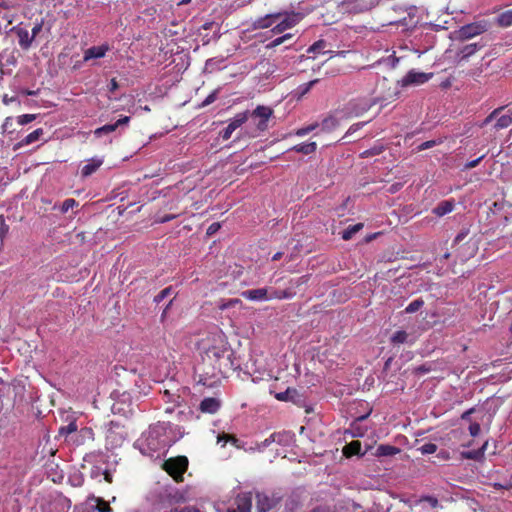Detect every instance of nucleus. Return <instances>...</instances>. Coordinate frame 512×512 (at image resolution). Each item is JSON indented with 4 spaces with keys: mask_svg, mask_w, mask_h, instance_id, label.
<instances>
[{
    "mask_svg": "<svg viewBox=\"0 0 512 512\" xmlns=\"http://www.w3.org/2000/svg\"><path fill=\"white\" fill-rule=\"evenodd\" d=\"M201 348L203 373L200 375L199 383L204 386L213 387L238 367L234 361V352L222 331L216 330L209 333L202 339Z\"/></svg>",
    "mask_w": 512,
    "mask_h": 512,
    "instance_id": "obj_1",
    "label": "nucleus"
},
{
    "mask_svg": "<svg viewBox=\"0 0 512 512\" xmlns=\"http://www.w3.org/2000/svg\"><path fill=\"white\" fill-rule=\"evenodd\" d=\"M493 123L492 128L495 131L508 128L512 124V109L507 106H501L494 109L480 124L484 128Z\"/></svg>",
    "mask_w": 512,
    "mask_h": 512,
    "instance_id": "obj_2",
    "label": "nucleus"
},
{
    "mask_svg": "<svg viewBox=\"0 0 512 512\" xmlns=\"http://www.w3.org/2000/svg\"><path fill=\"white\" fill-rule=\"evenodd\" d=\"M189 461L186 456H176L166 459L161 468L177 483L184 481V474L188 469Z\"/></svg>",
    "mask_w": 512,
    "mask_h": 512,
    "instance_id": "obj_3",
    "label": "nucleus"
},
{
    "mask_svg": "<svg viewBox=\"0 0 512 512\" xmlns=\"http://www.w3.org/2000/svg\"><path fill=\"white\" fill-rule=\"evenodd\" d=\"M491 28V23L486 19L477 20L475 22L461 26L456 31L457 39L461 41L469 40L473 37L481 35Z\"/></svg>",
    "mask_w": 512,
    "mask_h": 512,
    "instance_id": "obj_4",
    "label": "nucleus"
},
{
    "mask_svg": "<svg viewBox=\"0 0 512 512\" xmlns=\"http://www.w3.org/2000/svg\"><path fill=\"white\" fill-rule=\"evenodd\" d=\"M431 73L417 72L414 70L409 71L400 81L397 82L396 91L394 92L392 97H397L399 95L398 85L400 84L402 87L410 86V85H421L426 83L430 78Z\"/></svg>",
    "mask_w": 512,
    "mask_h": 512,
    "instance_id": "obj_5",
    "label": "nucleus"
},
{
    "mask_svg": "<svg viewBox=\"0 0 512 512\" xmlns=\"http://www.w3.org/2000/svg\"><path fill=\"white\" fill-rule=\"evenodd\" d=\"M155 500L161 505H171L181 500L182 496L176 488L164 486L155 491Z\"/></svg>",
    "mask_w": 512,
    "mask_h": 512,
    "instance_id": "obj_6",
    "label": "nucleus"
},
{
    "mask_svg": "<svg viewBox=\"0 0 512 512\" xmlns=\"http://www.w3.org/2000/svg\"><path fill=\"white\" fill-rule=\"evenodd\" d=\"M337 7L342 13L357 14L369 10L371 3L368 0H343Z\"/></svg>",
    "mask_w": 512,
    "mask_h": 512,
    "instance_id": "obj_7",
    "label": "nucleus"
},
{
    "mask_svg": "<svg viewBox=\"0 0 512 512\" xmlns=\"http://www.w3.org/2000/svg\"><path fill=\"white\" fill-rule=\"evenodd\" d=\"M249 115H250L249 111H244V112L236 114L234 116V118L231 119V121L229 122L227 127L221 132L222 139L223 140L230 139L232 136V133L248 120Z\"/></svg>",
    "mask_w": 512,
    "mask_h": 512,
    "instance_id": "obj_8",
    "label": "nucleus"
},
{
    "mask_svg": "<svg viewBox=\"0 0 512 512\" xmlns=\"http://www.w3.org/2000/svg\"><path fill=\"white\" fill-rule=\"evenodd\" d=\"M272 114L273 110L270 107L259 105L253 110L251 116L260 119V121L257 124V128L260 131H264L268 128L267 122L269 118L272 116Z\"/></svg>",
    "mask_w": 512,
    "mask_h": 512,
    "instance_id": "obj_9",
    "label": "nucleus"
},
{
    "mask_svg": "<svg viewBox=\"0 0 512 512\" xmlns=\"http://www.w3.org/2000/svg\"><path fill=\"white\" fill-rule=\"evenodd\" d=\"M300 19L301 16L299 13L289 14L273 27L272 32L277 34L282 33L285 30L294 27L299 22Z\"/></svg>",
    "mask_w": 512,
    "mask_h": 512,
    "instance_id": "obj_10",
    "label": "nucleus"
},
{
    "mask_svg": "<svg viewBox=\"0 0 512 512\" xmlns=\"http://www.w3.org/2000/svg\"><path fill=\"white\" fill-rule=\"evenodd\" d=\"M11 31H13L17 35L18 43L21 49L28 50L31 47L34 38L33 36H31L27 29L16 26L13 27Z\"/></svg>",
    "mask_w": 512,
    "mask_h": 512,
    "instance_id": "obj_11",
    "label": "nucleus"
},
{
    "mask_svg": "<svg viewBox=\"0 0 512 512\" xmlns=\"http://www.w3.org/2000/svg\"><path fill=\"white\" fill-rule=\"evenodd\" d=\"M283 16V13H272L267 14L263 17L257 18L253 23L254 29H266L271 27L274 23H276L281 17Z\"/></svg>",
    "mask_w": 512,
    "mask_h": 512,
    "instance_id": "obj_12",
    "label": "nucleus"
},
{
    "mask_svg": "<svg viewBox=\"0 0 512 512\" xmlns=\"http://www.w3.org/2000/svg\"><path fill=\"white\" fill-rule=\"evenodd\" d=\"M276 504L277 501L274 498L269 497L265 493L256 494V509L258 512H268Z\"/></svg>",
    "mask_w": 512,
    "mask_h": 512,
    "instance_id": "obj_13",
    "label": "nucleus"
},
{
    "mask_svg": "<svg viewBox=\"0 0 512 512\" xmlns=\"http://www.w3.org/2000/svg\"><path fill=\"white\" fill-rule=\"evenodd\" d=\"M221 407V401L215 397L204 398L199 405L202 413L215 414Z\"/></svg>",
    "mask_w": 512,
    "mask_h": 512,
    "instance_id": "obj_14",
    "label": "nucleus"
},
{
    "mask_svg": "<svg viewBox=\"0 0 512 512\" xmlns=\"http://www.w3.org/2000/svg\"><path fill=\"white\" fill-rule=\"evenodd\" d=\"M110 47L108 44H103L100 46H92L85 50L83 60L85 62L91 60V59H98L102 58L106 55V53L109 51Z\"/></svg>",
    "mask_w": 512,
    "mask_h": 512,
    "instance_id": "obj_15",
    "label": "nucleus"
},
{
    "mask_svg": "<svg viewBox=\"0 0 512 512\" xmlns=\"http://www.w3.org/2000/svg\"><path fill=\"white\" fill-rule=\"evenodd\" d=\"M236 508H231L228 512H250L252 507V498L249 494L239 495L235 500Z\"/></svg>",
    "mask_w": 512,
    "mask_h": 512,
    "instance_id": "obj_16",
    "label": "nucleus"
},
{
    "mask_svg": "<svg viewBox=\"0 0 512 512\" xmlns=\"http://www.w3.org/2000/svg\"><path fill=\"white\" fill-rule=\"evenodd\" d=\"M242 297L251 301L269 300V290L267 288L246 290L242 292Z\"/></svg>",
    "mask_w": 512,
    "mask_h": 512,
    "instance_id": "obj_17",
    "label": "nucleus"
},
{
    "mask_svg": "<svg viewBox=\"0 0 512 512\" xmlns=\"http://www.w3.org/2000/svg\"><path fill=\"white\" fill-rule=\"evenodd\" d=\"M87 501L95 502V505H92L89 509H86L90 512H113V509L110 507V504L105 501L101 497H96L91 495L88 497Z\"/></svg>",
    "mask_w": 512,
    "mask_h": 512,
    "instance_id": "obj_18",
    "label": "nucleus"
},
{
    "mask_svg": "<svg viewBox=\"0 0 512 512\" xmlns=\"http://www.w3.org/2000/svg\"><path fill=\"white\" fill-rule=\"evenodd\" d=\"M455 207L454 200H444L441 201L434 209L433 213L438 216L442 217L450 212L453 211Z\"/></svg>",
    "mask_w": 512,
    "mask_h": 512,
    "instance_id": "obj_19",
    "label": "nucleus"
},
{
    "mask_svg": "<svg viewBox=\"0 0 512 512\" xmlns=\"http://www.w3.org/2000/svg\"><path fill=\"white\" fill-rule=\"evenodd\" d=\"M102 164H103L102 159H96V158L90 159L89 162L82 167L81 175L83 177H88V176L92 175L99 169V167Z\"/></svg>",
    "mask_w": 512,
    "mask_h": 512,
    "instance_id": "obj_20",
    "label": "nucleus"
},
{
    "mask_svg": "<svg viewBox=\"0 0 512 512\" xmlns=\"http://www.w3.org/2000/svg\"><path fill=\"white\" fill-rule=\"evenodd\" d=\"M44 131L42 128H37L31 133H29L27 136H25L19 143L16 144L15 149L30 145L40 139V137L43 135Z\"/></svg>",
    "mask_w": 512,
    "mask_h": 512,
    "instance_id": "obj_21",
    "label": "nucleus"
},
{
    "mask_svg": "<svg viewBox=\"0 0 512 512\" xmlns=\"http://www.w3.org/2000/svg\"><path fill=\"white\" fill-rule=\"evenodd\" d=\"M343 455L347 458H350L355 455H362L361 454V442L358 440H353L350 443L346 444L343 447Z\"/></svg>",
    "mask_w": 512,
    "mask_h": 512,
    "instance_id": "obj_22",
    "label": "nucleus"
},
{
    "mask_svg": "<svg viewBox=\"0 0 512 512\" xmlns=\"http://www.w3.org/2000/svg\"><path fill=\"white\" fill-rule=\"evenodd\" d=\"M483 46L478 43H472L464 46L458 53L460 61L467 60L470 56L475 54V52L481 49Z\"/></svg>",
    "mask_w": 512,
    "mask_h": 512,
    "instance_id": "obj_23",
    "label": "nucleus"
},
{
    "mask_svg": "<svg viewBox=\"0 0 512 512\" xmlns=\"http://www.w3.org/2000/svg\"><path fill=\"white\" fill-rule=\"evenodd\" d=\"M317 149L316 142L300 143L291 148L292 151L302 153L304 155L312 154Z\"/></svg>",
    "mask_w": 512,
    "mask_h": 512,
    "instance_id": "obj_24",
    "label": "nucleus"
},
{
    "mask_svg": "<svg viewBox=\"0 0 512 512\" xmlns=\"http://www.w3.org/2000/svg\"><path fill=\"white\" fill-rule=\"evenodd\" d=\"M296 295V292L291 289H285V290H276L273 289L269 293V300L272 299H292Z\"/></svg>",
    "mask_w": 512,
    "mask_h": 512,
    "instance_id": "obj_25",
    "label": "nucleus"
},
{
    "mask_svg": "<svg viewBox=\"0 0 512 512\" xmlns=\"http://www.w3.org/2000/svg\"><path fill=\"white\" fill-rule=\"evenodd\" d=\"M400 452L398 447L392 445H379L376 450L377 456H394Z\"/></svg>",
    "mask_w": 512,
    "mask_h": 512,
    "instance_id": "obj_26",
    "label": "nucleus"
},
{
    "mask_svg": "<svg viewBox=\"0 0 512 512\" xmlns=\"http://www.w3.org/2000/svg\"><path fill=\"white\" fill-rule=\"evenodd\" d=\"M496 22L500 27H510L512 25V10H506L500 13L497 16Z\"/></svg>",
    "mask_w": 512,
    "mask_h": 512,
    "instance_id": "obj_27",
    "label": "nucleus"
},
{
    "mask_svg": "<svg viewBox=\"0 0 512 512\" xmlns=\"http://www.w3.org/2000/svg\"><path fill=\"white\" fill-rule=\"evenodd\" d=\"M486 447H487V442H485L481 448H479L477 450H473V451L462 452L461 455L465 459L479 460L483 457Z\"/></svg>",
    "mask_w": 512,
    "mask_h": 512,
    "instance_id": "obj_28",
    "label": "nucleus"
},
{
    "mask_svg": "<svg viewBox=\"0 0 512 512\" xmlns=\"http://www.w3.org/2000/svg\"><path fill=\"white\" fill-rule=\"evenodd\" d=\"M363 228L362 223H357L355 225L348 226L343 232H342V238L344 240H350L357 232H359Z\"/></svg>",
    "mask_w": 512,
    "mask_h": 512,
    "instance_id": "obj_29",
    "label": "nucleus"
},
{
    "mask_svg": "<svg viewBox=\"0 0 512 512\" xmlns=\"http://www.w3.org/2000/svg\"><path fill=\"white\" fill-rule=\"evenodd\" d=\"M323 131H332L338 126V120L333 116H328L321 122Z\"/></svg>",
    "mask_w": 512,
    "mask_h": 512,
    "instance_id": "obj_30",
    "label": "nucleus"
},
{
    "mask_svg": "<svg viewBox=\"0 0 512 512\" xmlns=\"http://www.w3.org/2000/svg\"><path fill=\"white\" fill-rule=\"evenodd\" d=\"M424 306V300L422 298H417L413 300L404 310L405 313L411 314L420 310Z\"/></svg>",
    "mask_w": 512,
    "mask_h": 512,
    "instance_id": "obj_31",
    "label": "nucleus"
},
{
    "mask_svg": "<svg viewBox=\"0 0 512 512\" xmlns=\"http://www.w3.org/2000/svg\"><path fill=\"white\" fill-rule=\"evenodd\" d=\"M408 333L404 330L396 331L391 337V343L393 344H403L407 342Z\"/></svg>",
    "mask_w": 512,
    "mask_h": 512,
    "instance_id": "obj_32",
    "label": "nucleus"
},
{
    "mask_svg": "<svg viewBox=\"0 0 512 512\" xmlns=\"http://www.w3.org/2000/svg\"><path fill=\"white\" fill-rule=\"evenodd\" d=\"M320 126L319 123L315 122V123H312L310 125H307L305 127H301L299 129H297L294 134L298 137H303L307 134H309L310 132L314 131L315 129H317L318 127Z\"/></svg>",
    "mask_w": 512,
    "mask_h": 512,
    "instance_id": "obj_33",
    "label": "nucleus"
},
{
    "mask_svg": "<svg viewBox=\"0 0 512 512\" xmlns=\"http://www.w3.org/2000/svg\"><path fill=\"white\" fill-rule=\"evenodd\" d=\"M116 129H117V125H115V123H113V124H106V125H104V126H102V127L97 128V129L94 131V134H95L97 137H100V136H102L103 134L112 133V132H114Z\"/></svg>",
    "mask_w": 512,
    "mask_h": 512,
    "instance_id": "obj_34",
    "label": "nucleus"
},
{
    "mask_svg": "<svg viewBox=\"0 0 512 512\" xmlns=\"http://www.w3.org/2000/svg\"><path fill=\"white\" fill-rule=\"evenodd\" d=\"M77 206H78V202L75 199L68 198V199L64 200V202L62 203L61 212L67 213L70 209L77 207Z\"/></svg>",
    "mask_w": 512,
    "mask_h": 512,
    "instance_id": "obj_35",
    "label": "nucleus"
},
{
    "mask_svg": "<svg viewBox=\"0 0 512 512\" xmlns=\"http://www.w3.org/2000/svg\"><path fill=\"white\" fill-rule=\"evenodd\" d=\"M0 18L7 22V24L5 25V28H7L8 25L13 23L14 14L11 13V10L0 9Z\"/></svg>",
    "mask_w": 512,
    "mask_h": 512,
    "instance_id": "obj_36",
    "label": "nucleus"
},
{
    "mask_svg": "<svg viewBox=\"0 0 512 512\" xmlns=\"http://www.w3.org/2000/svg\"><path fill=\"white\" fill-rule=\"evenodd\" d=\"M172 293V287H166L163 290H161L155 297L154 302L160 303L162 302L166 297H168Z\"/></svg>",
    "mask_w": 512,
    "mask_h": 512,
    "instance_id": "obj_37",
    "label": "nucleus"
},
{
    "mask_svg": "<svg viewBox=\"0 0 512 512\" xmlns=\"http://www.w3.org/2000/svg\"><path fill=\"white\" fill-rule=\"evenodd\" d=\"M77 430V425L76 423L73 421V422H70L68 425L66 426H62L60 427L59 429V433L61 435H69L73 432H75Z\"/></svg>",
    "mask_w": 512,
    "mask_h": 512,
    "instance_id": "obj_38",
    "label": "nucleus"
},
{
    "mask_svg": "<svg viewBox=\"0 0 512 512\" xmlns=\"http://www.w3.org/2000/svg\"><path fill=\"white\" fill-rule=\"evenodd\" d=\"M19 6L16 0H0V9L11 10Z\"/></svg>",
    "mask_w": 512,
    "mask_h": 512,
    "instance_id": "obj_39",
    "label": "nucleus"
},
{
    "mask_svg": "<svg viewBox=\"0 0 512 512\" xmlns=\"http://www.w3.org/2000/svg\"><path fill=\"white\" fill-rule=\"evenodd\" d=\"M219 89L213 90L206 98L205 100L200 104V107H206L210 104H212L218 96Z\"/></svg>",
    "mask_w": 512,
    "mask_h": 512,
    "instance_id": "obj_40",
    "label": "nucleus"
},
{
    "mask_svg": "<svg viewBox=\"0 0 512 512\" xmlns=\"http://www.w3.org/2000/svg\"><path fill=\"white\" fill-rule=\"evenodd\" d=\"M318 79H314V80H311L309 81L308 83L304 84V85H301L299 86L298 90H299V93H300V96H304L305 94H307L310 89L316 84L318 83Z\"/></svg>",
    "mask_w": 512,
    "mask_h": 512,
    "instance_id": "obj_41",
    "label": "nucleus"
},
{
    "mask_svg": "<svg viewBox=\"0 0 512 512\" xmlns=\"http://www.w3.org/2000/svg\"><path fill=\"white\" fill-rule=\"evenodd\" d=\"M326 47V42L324 40H318L316 41L313 45H311L307 52L308 53H316V52H320L321 50H323L324 48Z\"/></svg>",
    "mask_w": 512,
    "mask_h": 512,
    "instance_id": "obj_42",
    "label": "nucleus"
},
{
    "mask_svg": "<svg viewBox=\"0 0 512 512\" xmlns=\"http://www.w3.org/2000/svg\"><path fill=\"white\" fill-rule=\"evenodd\" d=\"M36 115L34 114H23L17 117V122L19 125H26L32 121H34Z\"/></svg>",
    "mask_w": 512,
    "mask_h": 512,
    "instance_id": "obj_43",
    "label": "nucleus"
},
{
    "mask_svg": "<svg viewBox=\"0 0 512 512\" xmlns=\"http://www.w3.org/2000/svg\"><path fill=\"white\" fill-rule=\"evenodd\" d=\"M179 399H180V396L179 395H174V394H171L168 390H166L164 392V400L165 402L169 403H173L174 406H178L179 405Z\"/></svg>",
    "mask_w": 512,
    "mask_h": 512,
    "instance_id": "obj_44",
    "label": "nucleus"
},
{
    "mask_svg": "<svg viewBox=\"0 0 512 512\" xmlns=\"http://www.w3.org/2000/svg\"><path fill=\"white\" fill-rule=\"evenodd\" d=\"M292 37V34H285L281 37H278L276 39H274L273 41H271L267 47L269 48H273V47H277L279 45H281L282 43H284L287 39H290Z\"/></svg>",
    "mask_w": 512,
    "mask_h": 512,
    "instance_id": "obj_45",
    "label": "nucleus"
},
{
    "mask_svg": "<svg viewBox=\"0 0 512 512\" xmlns=\"http://www.w3.org/2000/svg\"><path fill=\"white\" fill-rule=\"evenodd\" d=\"M437 450V445L434 443H425L420 447L422 454H433Z\"/></svg>",
    "mask_w": 512,
    "mask_h": 512,
    "instance_id": "obj_46",
    "label": "nucleus"
},
{
    "mask_svg": "<svg viewBox=\"0 0 512 512\" xmlns=\"http://www.w3.org/2000/svg\"><path fill=\"white\" fill-rule=\"evenodd\" d=\"M275 436V443L284 444L289 439V433L287 432H278L272 433Z\"/></svg>",
    "mask_w": 512,
    "mask_h": 512,
    "instance_id": "obj_47",
    "label": "nucleus"
},
{
    "mask_svg": "<svg viewBox=\"0 0 512 512\" xmlns=\"http://www.w3.org/2000/svg\"><path fill=\"white\" fill-rule=\"evenodd\" d=\"M275 442V436H273V434H271L268 438H266L264 441L260 442L257 444V448L258 450L262 451L264 450L266 447H268L271 443H274Z\"/></svg>",
    "mask_w": 512,
    "mask_h": 512,
    "instance_id": "obj_48",
    "label": "nucleus"
},
{
    "mask_svg": "<svg viewBox=\"0 0 512 512\" xmlns=\"http://www.w3.org/2000/svg\"><path fill=\"white\" fill-rule=\"evenodd\" d=\"M381 152H382V147H374V148H371V149H368V150H365L364 152H362L361 156L369 157V156L378 155Z\"/></svg>",
    "mask_w": 512,
    "mask_h": 512,
    "instance_id": "obj_49",
    "label": "nucleus"
},
{
    "mask_svg": "<svg viewBox=\"0 0 512 512\" xmlns=\"http://www.w3.org/2000/svg\"><path fill=\"white\" fill-rule=\"evenodd\" d=\"M224 440V442H231L232 444L236 445V443L238 442V439L233 436V435H228V434H222V435H219L218 436V442Z\"/></svg>",
    "mask_w": 512,
    "mask_h": 512,
    "instance_id": "obj_50",
    "label": "nucleus"
},
{
    "mask_svg": "<svg viewBox=\"0 0 512 512\" xmlns=\"http://www.w3.org/2000/svg\"><path fill=\"white\" fill-rule=\"evenodd\" d=\"M481 431L480 424L477 422H473L469 425L470 435L476 437Z\"/></svg>",
    "mask_w": 512,
    "mask_h": 512,
    "instance_id": "obj_51",
    "label": "nucleus"
},
{
    "mask_svg": "<svg viewBox=\"0 0 512 512\" xmlns=\"http://www.w3.org/2000/svg\"><path fill=\"white\" fill-rule=\"evenodd\" d=\"M485 157V155H482L480 157H478L477 159L475 160H472V161H469L467 162L465 165H464V169L466 170H469V169H472V168H475L476 166L479 165V163L482 161V159Z\"/></svg>",
    "mask_w": 512,
    "mask_h": 512,
    "instance_id": "obj_52",
    "label": "nucleus"
},
{
    "mask_svg": "<svg viewBox=\"0 0 512 512\" xmlns=\"http://www.w3.org/2000/svg\"><path fill=\"white\" fill-rule=\"evenodd\" d=\"M80 435L83 438L94 439V433L92 428L85 427L80 430Z\"/></svg>",
    "mask_w": 512,
    "mask_h": 512,
    "instance_id": "obj_53",
    "label": "nucleus"
},
{
    "mask_svg": "<svg viewBox=\"0 0 512 512\" xmlns=\"http://www.w3.org/2000/svg\"><path fill=\"white\" fill-rule=\"evenodd\" d=\"M220 227H221L220 223H218V222L212 223L207 229V234L213 235L220 229Z\"/></svg>",
    "mask_w": 512,
    "mask_h": 512,
    "instance_id": "obj_54",
    "label": "nucleus"
},
{
    "mask_svg": "<svg viewBox=\"0 0 512 512\" xmlns=\"http://www.w3.org/2000/svg\"><path fill=\"white\" fill-rule=\"evenodd\" d=\"M42 27H43V22L36 23V24L34 25V27L32 28V31H31V36H33V38H34V39H35V38L37 37V35L41 32Z\"/></svg>",
    "mask_w": 512,
    "mask_h": 512,
    "instance_id": "obj_55",
    "label": "nucleus"
},
{
    "mask_svg": "<svg viewBox=\"0 0 512 512\" xmlns=\"http://www.w3.org/2000/svg\"><path fill=\"white\" fill-rule=\"evenodd\" d=\"M435 144H436V142L434 140L425 141L419 145L418 149L420 151L426 150V149H429V148L435 146Z\"/></svg>",
    "mask_w": 512,
    "mask_h": 512,
    "instance_id": "obj_56",
    "label": "nucleus"
},
{
    "mask_svg": "<svg viewBox=\"0 0 512 512\" xmlns=\"http://www.w3.org/2000/svg\"><path fill=\"white\" fill-rule=\"evenodd\" d=\"M364 125H365V122H359V123H355V124L351 125L347 131V134L354 133L355 131L361 129Z\"/></svg>",
    "mask_w": 512,
    "mask_h": 512,
    "instance_id": "obj_57",
    "label": "nucleus"
},
{
    "mask_svg": "<svg viewBox=\"0 0 512 512\" xmlns=\"http://www.w3.org/2000/svg\"><path fill=\"white\" fill-rule=\"evenodd\" d=\"M431 371V367L426 364L420 365L415 369V372L418 374H425Z\"/></svg>",
    "mask_w": 512,
    "mask_h": 512,
    "instance_id": "obj_58",
    "label": "nucleus"
},
{
    "mask_svg": "<svg viewBox=\"0 0 512 512\" xmlns=\"http://www.w3.org/2000/svg\"><path fill=\"white\" fill-rule=\"evenodd\" d=\"M423 500L427 501L430 504V506L433 508H436L439 504L437 498L432 497V496H426Z\"/></svg>",
    "mask_w": 512,
    "mask_h": 512,
    "instance_id": "obj_59",
    "label": "nucleus"
},
{
    "mask_svg": "<svg viewBox=\"0 0 512 512\" xmlns=\"http://www.w3.org/2000/svg\"><path fill=\"white\" fill-rule=\"evenodd\" d=\"M130 121V117L129 116H122L121 118H119L116 122H115V125H117V128L119 126H122V125H126L128 124Z\"/></svg>",
    "mask_w": 512,
    "mask_h": 512,
    "instance_id": "obj_60",
    "label": "nucleus"
},
{
    "mask_svg": "<svg viewBox=\"0 0 512 512\" xmlns=\"http://www.w3.org/2000/svg\"><path fill=\"white\" fill-rule=\"evenodd\" d=\"M176 217H177V215L166 214V215L162 216L161 218H159L158 222L159 223H166V222H169V221L175 219Z\"/></svg>",
    "mask_w": 512,
    "mask_h": 512,
    "instance_id": "obj_61",
    "label": "nucleus"
},
{
    "mask_svg": "<svg viewBox=\"0 0 512 512\" xmlns=\"http://www.w3.org/2000/svg\"><path fill=\"white\" fill-rule=\"evenodd\" d=\"M288 394H289V389L286 390L285 392H280V393L276 394V399H278L280 401H287Z\"/></svg>",
    "mask_w": 512,
    "mask_h": 512,
    "instance_id": "obj_62",
    "label": "nucleus"
},
{
    "mask_svg": "<svg viewBox=\"0 0 512 512\" xmlns=\"http://www.w3.org/2000/svg\"><path fill=\"white\" fill-rule=\"evenodd\" d=\"M307 281H308V276L304 275V276L299 277L297 280H295L294 285L298 287L302 284L307 283Z\"/></svg>",
    "mask_w": 512,
    "mask_h": 512,
    "instance_id": "obj_63",
    "label": "nucleus"
},
{
    "mask_svg": "<svg viewBox=\"0 0 512 512\" xmlns=\"http://www.w3.org/2000/svg\"><path fill=\"white\" fill-rule=\"evenodd\" d=\"M118 88H119L118 82L116 81V79H115V78H113V79L110 81L109 91H110V92H115Z\"/></svg>",
    "mask_w": 512,
    "mask_h": 512,
    "instance_id": "obj_64",
    "label": "nucleus"
}]
</instances>
